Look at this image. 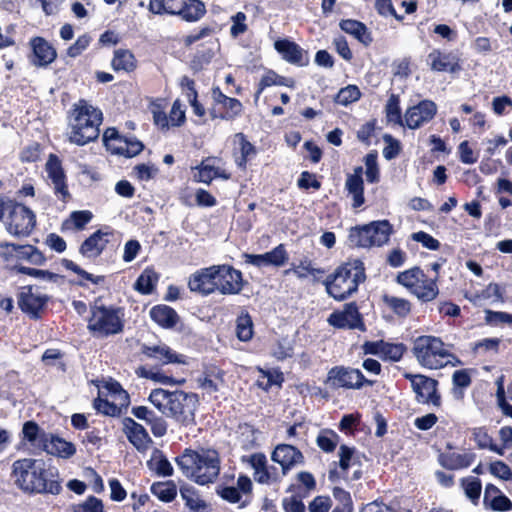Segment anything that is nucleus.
<instances>
[{
	"label": "nucleus",
	"instance_id": "nucleus-54",
	"mask_svg": "<svg viewBox=\"0 0 512 512\" xmlns=\"http://www.w3.org/2000/svg\"><path fill=\"white\" fill-rule=\"evenodd\" d=\"M473 439L479 449H489L500 455H503V449L493 443L492 437L488 434L485 427H478L473 429Z\"/></svg>",
	"mask_w": 512,
	"mask_h": 512
},
{
	"label": "nucleus",
	"instance_id": "nucleus-61",
	"mask_svg": "<svg viewBox=\"0 0 512 512\" xmlns=\"http://www.w3.org/2000/svg\"><path fill=\"white\" fill-rule=\"evenodd\" d=\"M72 512H106L100 498L90 495L83 502L72 506Z\"/></svg>",
	"mask_w": 512,
	"mask_h": 512
},
{
	"label": "nucleus",
	"instance_id": "nucleus-21",
	"mask_svg": "<svg viewBox=\"0 0 512 512\" xmlns=\"http://www.w3.org/2000/svg\"><path fill=\"white\" fill-rule=\"evenodd\" d=\"M30 62L37 67H47L57 58V51L44 37L35 36L29 41Z\"/></svg>",
	"mask_w": 512,
	"mask_h": 512
},
{
	"label": "nucleus",
	"instance_id": "nucleus-52",
	"mask_svg": "<svg viewBox=\"0 0 512 512\" xmlns=\"http://www.w3.org/2000/svg\"><path fill=\"white\" fill-rule=\"evenodd\" d=\"M340 436L332 429H322L317 438L318 447L325 453H332L339 444Z\"/></svg>",
	"mask_w": 512,
	"mask_h": 512
},
{
	"label": "nucleus",
	"instance_id": "nucleus-9",
	"mask_svg": "<svg viewBox=\"0 0 512 512\" xmlns=\"http://www.w3.org/2000/svg\"><path fill=\"white\" fill-rule=\"evenodd\" d=\"M413 355L419 364L427 369H440L446 365L450 356L441 338L432 335H421L414 340Z\"/></svg>",
	"mask_w": 512,
	"mask_h": 512
},
{
	"label": "nucleus",
	"instance_id": "nucleus-50",
	"mask_svg": "<svg viewBox=\"0 0 512 512\" xmlns=\"http://www.w3.org/2000/svg\"><path fill=\"white\" fill-rule=\"evenodd\" d=\"M183 0H149L148 10L155 15L177 16Z\"/></svg>",
	"mask_w": 512,
	"mask_h": 512
},
{
	"label": "nucleus",
	"instance_id": "nucleus-37",
	"mask_svg": "<svg viewBox=\"0 0 512 512\" xmlns=\"http://www.w3.org/2000/svg\"><path fill=\"white\" fill-rule=\"evenodd\" d=\"M339 27L342 31L352 35L365 46L370 45L373 41L367 26L361 21L355 19H342L339 23Z\"/></svg>",
	"mask_w": 512,
	"mask_h": 512
},
{
	"label": "nucleus",
	"instance_id": "nucleus-23",
	"mask_svg": "<svg viewBox=\"0 0 512 512\" xmlns=\"http://www.w3.org/2000/svg\"><path fill=\"white\" fill-rule=\"evenodd\" d=\"M188 288L191 292L209 296L217 291L213 265L201 268L189 276Z\"/></svg>",
	"mask_w": 512,
	"mask_h": 512
},
{
	"label": "nucleus",
	"instance_id": "nucleus-15",
	"mask_svg": "<svg viewBox=\"0 0 512 512\" xmlns=\"http://www.w3.org/2000/svg\"><path fill=\"white\" fill-rule=\"evenodd\" d=\"M48 178L53 184L55 196L64 203H67L72 197L69 192L67 177L62 166L60 158L56 154H50L45 165Z\"/></svg>",
	"mask_w": 512,
	"mask_h": 512
},
{
	"label": "nucleus",
	"instance_id": "nucleus-60",
	"mask_svg": "<svg viewBox=\"0 0 512 512\" xmlns=\"http://www.w3.org/2000/svg\"><path fill=\"white\" fill-rule=\"evenodd\" d=\"M466 496L477 504L482 491L481 480L477 477H467L461 480Z\"/></svg>",
	"mask_w": 512,
	"mask_h": 512
},
{
	"label": "nucleus",
	"instance_id": "nucleus-12",
	"mask_svg": "<svg viewBox=\"0 0 512 512\" xmlns=\"http://www.w3.org/2000/svg\"><path fill=\"white\" fill-rule=\"evenodd\" d=\"M328 324L338 330H367L357 302L345 303L342 310H334L327 318Z\"/></svg>",
	"mask_w": 512,
	"mask_h": 512
},
{
	"label": "nucleus",
	"instance_id": "nucleus-59",
	"mask_svg": "<svg viewBox=\"0 0 512 512\" xmlns=\"http://www.w3.org/2000/svg\"><path fill=\"white\" fill-rule=\"evenodd\" d=\"M485 324L491 327L502 326L505 324L512 325V314L505 311H494L486 309L484 311Z\"/></svg>",
	"mask_w": 512,
	"mask_h": 512
},
{
	"label": "nucleus",
	"instance_id": "nucleus-6",
	"mask_svg": "<svg viewBox=\"0 0 512 512\" xmlns=\"http://www.w3.org/2000/svg\"><path fill=\"white\" fill-rule=\"evenodd\" d=\"M88 330L96 337H109L120 334L125 327V309L117 305H105L98 297L90 305Z\"/></svg>",
	"mask_w": 512,
	"mask_h": 512
},
{
	"label": "nucleus",
	"instance_id": "nucleus-4",
	"mask_svg": "<svg viewBox=\"0 0 512 512\" xmlns=\"http://www.w3.org/2000/svg\"><path fill=\"white\" fill-rule=\"evenodd\" d=\"M148 400L160 412L173 418L180 425L188 427L196 424L195 412L199 406V397L196 393L157 388L151 391Z\"/></svg>",
	"mask_w": 512,
	"mask_h": 512
},
{
	"label": "nucleus",
	"instance_id": "nucleus-34",
	"mask_svg": "<svg viewBox=\"0 0 512 512\" xmlns=\"http://www.w3.org/2000/svg\"><path fill=\"white\" fill-rule=\"evenodd\" d=\"M476 455L469 453L443 452L438 456L439 464L448 470H460L472 465Z\"/></svg>",
	"mask_w": 512,
	"mask_h": 512
},
{
	"label": "nucleus",
	"instance_id": "nucleus-40",
	"mask_svg": "<svg viewBox=\"0 0 512 512\" xmlns=\"http://www.w3.org/2000/svg\"><path fill=\"white\" fill-rule=\"evenodd\" d=\"M181 86L185 89V96L192 107L193 113L199 118H204L207 115V111L204 104L198 100L195 81L188 76H184L181 79Z\"/></svg>",
	"mask_w": 512,
	"mask_h": 512
},
{
	"label": "nucleus",
	"instance_id": "nucleus-51",
	"mask_svg": "<svg viewBox=\"0 0 512 512\" xmlns=\"http://www.w3.org/2000/svg\"><path fill=\"white\" fill-rule=\"evenodd\" d=\"M254 334L252 317L248 312H242L236 319V336L242 342L252 339Z\"/></svg>",
	"mask_w": 512,
	"mask_h": 512
},
{
	"label": "nucleus",
	"instance_id": "nucleus-49",
	"mask_svg": "<svg viewBox=\"0 0 512 512\" xmlns=\"http://www.w3.org/2000/svg\"><path fill=\"white\" fill-rule=\"evenodd\" d=\"M370 233V223L362 226H355L350 229L349 240L357 247L370 248L374 244V241H371Z\"/></svg>",
	"mask_w": 512,
	"mask_h": 512
},
{
	"label": "nucleus",
	"instance_id": "nucleus-47",
	"mask_svg": "<svg viewBox=\"0 0 512 512\" xmlns=\"http://www.w3.org/2000/svg\"><path fill=\"white\" fill-rule=\"evenodd\" d=\"M371 225V241H374L373 246H383L386 244L391 234L393 233V227L388 220L373 221Z\"/></svg>",
	"mask_w": 512,
	"mask_h": 512
},
{
	"label": "nucleus",
	"instance_id": "nucleus-64",
	"mask_svg": "<svg viewBox=\"0 0 512 512\" xmlns=\"http://www.w3.org/2000/svg\"><path fill=\"white\" fill-rule=\"evenodd\" d=\"M406 351L407 347L404 343L386 342L382 359L384 361L398 362L403 358Z\"/></svg>",
	"mask_w": 512,
	"mask_h": 512
},
{
	"label": "nucleus",
	"instance_id": "nucleus-3",
	"mask_svg": "<svg viewBox=\"0 0 512 512\" xmlns=\"http://www.w3.org/2000/svg\"><path fill=\"white\" fill-rule=\"evenodd\" d=\"M175 462L184 476L200 486L215 483L221 471L220 454L212 448H186Z\"/></svg>",
	"mask_w": 512,
	"mask_h": 512
},
{
	"label": "nucleus",
	"instance_id": "nucleus-56",
	"mask_svg": "<svg viewBox=\"0 0 512 512\" xmlns=\"http://www.w3.org/2000/svg\"><path fill=\"white\" fill-rule=\"evenodd\" d=\"M93 214L90 210H78L71 212L69 218L63 225L68 228L73 227L76 230H82L92 220Z\"/></svg>",
	"mask_w": 512,
	"mask_h": 512
},
{
	"label": "nucleus",
	"instance_id": "nucleus-36",
	"mask_svg": "<svg viewBox=\"0 0 512 512\" xmlns=\"http://www.w3.org/2000/svg\"><path fill=\"white\" fill-rule=\"evenodd\" d=\"M185 506L192 512H207L209 505L201 498L199 491L190 484H183L179 488Z\"/></svg>",
	"mask_w": 512,
	"mask_h": 512
},
{
	"label": "nucleus",
	"instance_id": "nucleus-41",
	"mask_svg": "<svg viewBox=\"0 0 512 512\" xmlns=\"http://www.w3.org/2000/svg\"><path fill=\"white\" fill-rule=\"evenodd\" d=\"M150 492L159 501L170 503L176 499L178 488L173 480L155 481L150 486Z\"/></svg>",
	"mask_w": 512,
	"mask_h": 512
},
{
	"label": "nucleus",
	"instance_id": "nucleus-55",
	"mask_svg": "<svg viewBox=\"0 0 512 512\" xmlns=\"http://www.w3.org/2000/svg\"><path fill=\"white\" fill-rule=\"evenodd\" d=\"M13 270H15L17 273H20V274L28 275V276L34 277V278H40V279L50 281V282H57L58 279L63 277V276H61L57 273L51 272L49 270H41V269H36V268H32V267H27L24 265H14Z\"/></svg>",
	"mask_w": 512,
	"mask_h": 512
},
{
	"label": "nucleus",
	"instance_id": "nucleus-42",
	"mask_svg": "<svg viewBox=\"0 0 512 512\" xmlns=\"http://www.w3.org/2000/svg\"><path fill=\"white\" fill-rule=\"evenodd\" d=\"M382 301L385 306L400 319L407 318L412 312V303L406 298L384 294Z\"/></svg>",
	"mask_w": 512,
	"mask_h": 512
},
{
	"label": "nucleus",
	"instance_id": "nucleus-48",
	"mask_svg": "<svg viewBox=\"0 0 512 512\" xmlns=\"http://www.w3.org/2000/svg\"><path fill=\"white\" fill-rule=\"evenodd\" d=\"M111 65L115 71L123 70L126 72L134 71L137 66L134 54L127 49L115 50Z\"/></svg>",
	"mask_w": 512,
	"mask_h": 512
},
{
	"label": "nucleus",
	"instance_id": "nucleus-14",
	"mask_svg": "<svg viewBox=\"0 0 512 512\" xmlns=\"http://www.w3.org/2000/svg\"><path fill=\"white\" fill-rule=\"evenodd\" d=\"M404 378L411 383L416 400L423 404H432L440 407L442 404L441 395L438 392V381L423 374L405 373Z\"/></svg>",
	"mask_w": 512,
	"mask_h": 512
},
{
	"label": "nucleus",
	"instance_id": "nucleus-57",
	"mask_svg": "<svg viewBox=\"0 0 512 512\" xmlns=\"http://www.w3.org/2000/svg\"><path fill=\"white\" fill-rule=\"evenodd\" d=\"M265 259V265H272L275 267H281L288 261V253L284 244H279L274 247L271 251L263 254Z\"/></svg>",
	"mask_w": 512,
	"mask_h": 512
},
{
	"label": "nucleus",
	"instance_id": "nucleus-32",
	"mask_svg": "<svg viewBox=\"0 0 512 512\" xmlns=\"http://www.w3.org/2000/svg\"><path fill=\"white\" fill-rule=\"evenodd\" d=\"M271 86H285L294 88L295 80L292 77L281 76L276 71L268 69L256 85L254 102L257 103L263 91Z\"/></svg>",
	"mask_w": 512,
	"mask_h": 512
},
{
	"label": "nucleus",
	"instance_id": "nucleus-35",
	"mask_svg": "<svg viewBox=\"0 0 512 512\" xmlns=\"http://www.w3.org/2000/svg\"><path fill=\"white\" fill-rule=\"evenodd\" d=\"M206 13V5L202 0H183L177 17L185 22L194 23L201 20Z\"/></svg>",
	"mask_w": 512,
	"mask_h": 512
},
{
	"label": "nucleus",
	"instance_id": "nucleus-39",
	"mask_svg": "<svg viewBox=\"0 0 512 512\" xmlns=\"http://www.w3.org/2000/svg\"><path fill=\"white\" fill-rule=\"evenodd\" d=\"M61 265L82 278L76 283L79 287L86 288L87 283L85 281H89L94 285H102L106 282V276L91 274L70 259L63 258L61 260Z\"/></svg>",
	"mask_w": 512,
	"mask_h": 512
},
{
	"label": "nucleus",
	"instance_id": "nucleus-11",
	"mask_svg": "<svg viewBox=\"0 0 512 512\" xmlns=\"http://www.w3.org/2000/svg\"><path fill=\"white\" fill-rule=\"evenodd\" d=\"M324 382L332 389H361L365 385L374 384L364 376L361 370L343 365L330 368Z\"/></svg>",
	"mask_w": 512,
	"mask_h": 512
},
{
	"label": "nucleus",
	"instance_id": "nucleus-25",
	"mask_svg": "<svg viewBox=\"0 0 512 512\" xmlns=\"http://www.w3.org/2000/svg\"><path fill=\"white\" fill-rule=\"evenodd\" d=\"M233 144L237 147L233 151L235 164L239 170L245 172L248 163L257 156V148L248 140L243 132H238L234 135Z\"/></svg>",
	"mask_w": 512,
	"mask_h": 512
},
{
	"label": "nucleus",
	"instance_id": "nucleus-10",
	"mask_svg": "<svg viewBox=\"0 0 512 512\" xmlns=\"http://www.w3.org/2000/svg\"><path fill=\"white\" fill-rule=\"evenodd\" d=\"M211 101L206 108L211 120L235 121L244 113L242 102L234 97L227 96L219 86L210 89Z\"/></svg>",
	"mask_w": 512,
	"mask_h": 512
},
{
	"label": "nucleus",
	"instance_id": "nucleus-17",
	"mask_svg": "<svg viewBox=\"0 0 512 512\" xmlns=\"http://www.w3.org/2000/svg\"><path fill=\"white\" fill-rule=\"evenodd\" d=\"M437 113V105L432 100H422L405 112V126L415 130L430 122Z\"/></svg>",
	"mask_w": 512,
	"mask_h": 512
},
{
	"label": "nucleus",
	"instance_id": "nucleus-31",
	"mask_svg": "<svg viewBox=\"0 0 512 512\" xmlns=\"http://www.w3.org/2000/svg\"><path fill=\"white\" fill-rule=\"evenodd\" d=\"M363 168L357 166L354 168L352 174H348L345 189L352 195V207L359 208L365 203L364 197V181H363Z\"/></svg>",
	"mask_w": 512,
	"mask_h": 512
},
{
	"label": "nucleus",
	"instance_id": "nucleus-53",
	"mask_svg": "<svg viewBox=\"0 0 512 512\" xmlns=\"http://www.w3.org/2000/svg\"><path fill=\"white\" fill-rule=\"evenodd\" d=\"M386 118L390 122H394L400 126H405V120L403 121L402 112L400 108V96L392 93L385 106Z\"/></svg>",
	"mask_w": 512,
	"mask_h": 512
},
{
	"label": "nucleus",
	"instance_id": "nucleus-38",
	"mask_svg": "<svg viewBox=\"0 0 512 512\" xmlns=\"http://www.w3.org/2000/svg\"><path fill=\"white\" fill-rule=\"evenodd\" d=\"M46 261V256L36 246L31 244H18L14 265H22V262H27L35 266H42Z\"/></svg>",
	"mask_w": 512,
	"mask_h": 512
},
{
	"label": "nucleus",
	"instance_id": "nucleus-45",
	"mask_svg": "<svg viewBox=\"0 0 512 512\" xmlns=\"http://www.w3.org/2000/svg\"><path fill=\"white\" fill-rule=\"evenodd\" d=\"M259 376L256 380V386L260 389L268 392L272 386L282 387L284 382V375L279 369L274 370H264L262 368H258Z\"/></svg>",
	"mask_w": 512,
	"mask_h": 512
},
{
	"label": "nucleus",
	"instance_id": "nucleus-1",
	"mask_svg": "<svg viewBox=\"0 0 512 512\" xmlns=\"http://www.w3.org/2000/svg\"><path fill=\"white\" fill-rule=\"evenodd\" d=\"M14 484L28 494L58 495L62 491V479L57 468L43 459L21 458L12 464Z\"/></svg>",
	"mask_w": 512,
	"mask_h": 512
},
{
	"label": "nucleus",
	"instance_id": "nucleus-2",
	"mask_svg": "<svg viewBox=\"0 0 512 512\" xmlns=\"http://www.w3.org/2000/svg\"><path fill=\"white\" fill-rule=\"evenodd\" d=\"M103 112L85 99L75 102L67 113V139L77 146L95 142L100 135Z\"/></svg>",
	"mask_w": 512,
	"mask_h": 512
},
{
	"label": "nucleus",
	"instance_id": "nucleus-62",
	"mask_svg": "<svg viewBox=\"0 0 512 512\" xmlns=\"http://www.w3.org/2000/svg\"><path fill=\"white\" fill-rule=\"evenodd\" d=\"M93 407L98 413H101L105 416L119 417L122 414L121 407L99 396L94 399Z\"/></svg>",
	"mask_w": 512,
	"mask_h": 512
},
{
	"label": "nucleus",
	"instance_id": "nucleus-13",
	"mask_svg": "<svg viewBox=\"0 0 512 512\" xmlns=\"http://www.w3.org/2000/svg\"><path fill=\"white\" fill-rule=\"evenodd\" d=\"M215 285L222 295L240 294L248 281L243 278V273L229 264L213 265Z\"/></svg>",
	"mask_w": 512,
	"mask_h": 512
},
{
	"label": "nucleus",
	"instance_id": "nucleus-58",
	"mask_svg": "<svg viewBox=\"0 0 512 512\" xmlns=\"http://www.w3.org/2000/svg\"><path fill=\"white\" fill-rule=\"evenodd\" d=\"M360 97V89L356 85H348L338 91L334 101L337 104L348 106L349 104L358 101Z\"/></svg>",
	"mask_w": 512,
	"mask_h": 512
},
{
	"label": "nucleus",
	"instance_id": "nucleus-16",
	"mask_svg": "<svg viewBox=\"0 0 512 512\" xmlns=\"http://www.w3.org/2000/svg\"><path fill=\"white\" fill-rule=\"evenodd\" d=\"M47 303L46 296L35 295L31 285L22 287L17 295V304L20 310L32 320L42 318V312Z\"/></svg>",
	"mask_w": 512,
	"mask_h": 512
},
{
	"label": "nucleus",
	"instance_id": "nucleus-46",
	"mask_svg": "<svg viewBox=\"0 0 512 512\" xmlns=\"http://www.w3.org/2000/svg\"><path fill=\"white\" fill-rule=\"evenodd\" d=\"M147 466L160 477H170L174 474L173 466L160 450H156L153 453L151 459L147 462Z\"/></svg>",
	"mask_w": 512,
	"mask_h": 512
},
{
	"label": "nucleus",
	"instance_id": "nucleus-22",
	"mask_svg": "<svg viewBox=\"0 0 512 512\" xmlns=\"http://www.w3.org/2000/svg\"><path fill=\"white\" fill-rule=\"evenodd\" d=\"M40 447L47 454L63 459H69L76 453V447L72 442L66 441L58 435L45 433L44 431H42L40 435Z\"/></svg>",
	"mask_w": 512,
	"mask_h": 512
},
{
	"label": "nucleus",
	"instance_id": "nucleus-5",
	"mask_svg": "<svg viewBox=\"0 0 512 512\" xmlns=\"http://www.w3.org/2000/svg\"><path fill=\"white\" fill-rule=\"evenodd\" d=\"M366 278L364 262L359 258H348L327 275L322 283L329 297L342 302L356 294Z\"/></svg>",
	"mask_w": 512,
	"mask_h": 512
},
{
	"label": "nucleus",
	"instance_id": "nucleus-20",
	"mask_svg": "<svg viewBox=\"0 0 512 512\" xmlns=\"http://www.w3.org/2000/svg\"><path fill=\"white\" fill-rule=\"evenodd\" d=\"M271 459L281 466L283 475H286L296 465L305 463V457L297 447L284 443L275 447Z\"/></svg>",
	"mask_w": 512,
	"mask_h": 512
},
{
	"label": "nucleus",
	"instance_id": "nucleus-33",
	"mask_svg": "<svg viewBox=\"0 0 512 512\" xmlns=\"http://www.w3.org/2000/svg\"><path fill=\"white\" fill-rule=\"evenodd\" d=\"M149 315L158 326L164 329H172L179 322V315L176 310L165 304L153 306Z\"/></svg>",
	"mask_w": 512,
	"mask_h": 512
},
{
	"label": "nucleus",
	"instance_id": "nucleus-63",
	"mask_svg": "<svg viewBox=\"0 0 512 512\" xmlns=\"http://www.w3.org/2000/svg\"><path fill=\"white\" fill-rule=\"evenodd\" d=\"M366 166L365 175L369 183H378L380 181V171L377 163V153L371 152L364 157Z\"/></svg>",
	"mask_w": 512,
	"mask_h": 512
},
{
	"label": "nucleus",
	"instance_id": "nucleus-8",
	"mask_svg": "<svg viewBox=\"0 0 512 512\" xmlns=\"http://www.w3.org/2000/svg\"><path fill=\"white\" fill-rule=\"evenodd\" d=\"M36 225L37 216L31 208L15 199L7 198L4 226L10 235L17 238L29 237Z\"/></svg>",
	"mask_w": 512,
	"mask_h": 512
},
{
	"label": "nucleus",
	"instance_id": "nucleus-28",
	"mask_svg": "<svg viewBox=\"0 0 512 512\" xmlns=\"http://www.w3.org/2000/svg\"><path fill=\"white\" fill-rule=\"evenodd\" d=\"M113 233L97 230L86 238L79 247V253L88 259H97L107 248Z\"/></svg>",
	"mask_w": 512,
	"mask_h": 512
},
{
	"label": "nucleus",
	"instance_id": "nucleus-7",
	"mask_svg": "<svg viewBox=\"0 0 512 512\" xmlns=\"http://www.w3.org/2000/svg\"><path fill=\"white\" fill-rule=\"evenodd\" d=\"M395 281L404 287L411 295L421 303H429L436 300L440 294L438 277H428L420 266H413L398 272Z\"/></svg>",
	"mask_w": 512,
	"mask_h": 512
},
{
	"label": "nucleus",
	"instance_id": "nucleus-44",
	"mask_svg": "<svg viewBox=\"0 0 512 512\" xmlns=\"http://www.w3.org/2000/svg\"><path fill=\"white\" fill-rule=\"evenodd\" d=\"M159 280V275L153 267H146L138 276L134 289L142 295L151 294Z\"/></svg>",
	"mask_w": 512,
	"mask_h": 512
},
{
	"label": "nucleus",
	"instance_id": "nucleus-43",
	"mask_svg": "<svg viewBox=\"0 0 512 512\" xmlns=\"http://www.w3.org/2000/svg\"><path fill=\"white\" fill-rule=\"evenodd\" d=\"M297 483L291 484L287 492L297 493L299 497H306L316 490L317 483L312 473L301 471L296 476Z\"/></svg>",
	"mask_w": 512,
	"mask_h": 512
},
{
	"label": "nucleus",
	"instance_id": "nucleus-29",
	"mask_svg": "<svg viewBox=\"0 0 512 512\" xmlns=\"http://www.w3.org/2000/svg\"><path fill=\"white\" fill-rule=\"evenodd\" d=\"M141 354L149 359L156 360L160 365L185 363L183 355L176 353L165 344L153 346L143 344L141 346Z\"/></svg>",
	"mask_w": 512,
	"mask_h": 512
},
{
	"label": "nucleus",
	"instance_id": "nucleus-30",
	"mask_svg": "<svg viewBox=\"0 0 512 512\" xmlns=\"http://www.w3.org/2000/svg\"><path fill=\"white\" fill-rule=\"evenodd\" d=\"M215 159L216 158L214 157H206L201 161L199 165L195 167L197 170L193 176L195 182L209 185L214 179L217 178L223 180H229L231 178V174L226 170L215 167L213 164H211V162H213Z\"/></svg>",
	"mask_w": 512,
	"mask_h": 512
},
{
	"label": "nucleus",
	"instance_id": "nucleus-18",
	"mask_svg": "<svg viewBox=\"0 0 512 512\" xmlns=\"http://www.w3.org/2000/svg\"><path fill=\"white\" fill-rule=\"evenodd\" d=\"M427 65L438 73L456 74L462 70L461 60L456 54L438 48L427 55Z\"/></svg>",
	"mask_w": 512,
	"mask_h": 512
},
{
	"label": "nucleus",
	"instance_id": "nucleus-26",
	"mask_svg": "<svg viewBox=\"0 0 512 512\" xmlns=\"http://www.w3.org/2000/svg\"><path fill=\"white\" fill-rule=\"evenodd\" d=\"M355 447L342 444L339 447V462H333L334 467L329 470L328 478L331 482H338L340 479L348 480V470L355 463H359L355 457Z\"/></svg>",
	"mask_w": 512,
	"mask_h": 512
},
{
	"label": "nucleus",
	"instance_id": "nucleus-24",
	"mask_svg": "<svg viewBox=\"0 0 512 512\" xmlns=\"http://www.w3.org/2000/svg\"><path fill=\"white\" fill-rule=\"evenodd\" d=\"M122 424L123 432L133 447L139 452L146 451L152 443V439L144 426L131 417H125Z\"/></svg>",
	"mask_w": 512,
	"mask_h": 512
},
{
	"label": "nucleus",
	"instance_id": "nucleus-19",
	"mask_svg": "<svg viewBox=\"0 0 512 512\" xmlns=\"http://www.w3.org/2000/svg\"><path fill=\"white\" fill-rule=\"evenodd\" d=\"M274 49L286 62L295 66L304 67L310 63L308 51L287 38L276 40L274 42Z\"/></svg>",
	"mask_w": 512,
	"mask_h": 512
},
{
	"label": "nucleus",
	"instance_id": "nucleus-27",
	"mask_svg": "<svg viewBox=\"0 0 512 512\" xmlns=\"http://www.w3.org/2000/svg\"><path fill=\"white\" fill-rule=\"evenodd\" d=\"M225 371L215 364L203 366L201 374L196 378L198 388L208 394L216 393L225 382Z\"/></svg>",
	"mask_w": 512,
	"mask_h": 512
}]
</instances>
